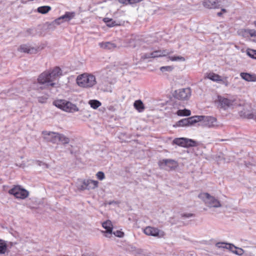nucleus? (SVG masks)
Here are the masks:
<instances>
[{
    "label": "nucleus",
    "mask_w": 256,
    "mask_h": 256,
    "mask_svg": "<svg viewBox=\"0 0 256 256\" xmlns=\"http://www.w3.org/2000/svg\"><path fill=\"white\" fill-rule=\"evenodd\" d=\"M62 75L61 69L59 67H55L49 71L41 74L38 80L40 84H46V86H54L56 85L54 81L58 80Z\"/></svg>",
    "instance_id": "1"
},
{
    "label": "nucleus",
    "mask_w": 256,
    "mask_h": 256,
    "mask_svg": "<svg viewBox=\"0 0 256 256\" xmlns=\"http://www.w3.org/2000/svg\"><path fill=\"white\" fill-rule=\"evenodd\" d=\"M238 115L242 118L256 119V111L246 100H240L236 107Z\"/></svg>",
    "instance_id": "2"
},
{
    "label": "nucleus",
    "mask_w": 256,
    "mask_h": 256,
    "mask_svg": "<svg viewBox=\"0 0 256 256\" xmlns=\"http://www.w3.org/2000/svg\"><path fill=\"white\" fill-rule=\"evenodd\" d=\"M76 81L79 86L86 88H92L96 84L95 76L88 73H84L78 76Z\"/></svg>",
    "instance_id": "3"
},
{
    "label": "nucleus",
    "mask_w": 256,
    "mask_h": 256,
    "mask_svg": "<svg viewBox=\"0 0 256 256\" xmlns=\"http://www.w3.org/2000/svg\"><path fill=\"white\" fill-rule=\"evenodd\" d=\"M240 99L234 97L230 98H226L222 96H218V108L224 110H227L228 108H236L240 102Z\"/></svg>",
    "instance_id": "4"
},
{
    "label": "nucleus",
    "mask_w": 256,
    "mask_h": 256,
    "mask_svg": "<svg viewBox=\"0 0 256 256\" xmlns=\"http://www.w3.org/2000/svg\"><path fill=\"white\" fill-rule=\"evenodd\" d=\"M198 198L202 200L206 205L209 208H220L222 206L220 202L213 196L206 192L201 193Z\"/></svg>",
    "instance_id": "5"
},
{
    "label": "nucleus",
    "mask_w": 256,
    "mask_h": 256,
    "mask_svg": "<svg viewBox=\"0 0 256 256\" xmlns=\"http://www.w3.org/2000/svg\"><path fill=\"white\" fill-rule=\"evenodd\" d=\"M54 104L64 111L74 112L79 110L76 105L65 100H60L54 102Z\"/></svg>",
    "instance_id": "6"
},
{
    "label": "nucleus",
    "mask_w": 256,
    "mask_h": 256,
    "mask_svg": "<svg viewBox=\"0 0 256 256\" xmlns=\"http://www.w3.org/2000/svg\"><path fill=\"white\" fill-rule=\"evenodd\" d=\"M198 117H202V118L198 122H201V125L204 126L208 127L209 128H218L222 126V124L218 122L216 118L213 116H198Z\"/></svg>",
    "instance_id": "7"
},
{
    "label": "nucleus",
    "mask_w": 256,
    "mask_h": 256,
    "mask_svg": "<svg viewBox=\"0 0 256 256\" xmlns=\"http://www.w3.org/2000/svg\"><path fill=\"white\" fill-rule=\"evenodd\" d=\"M98 182L97 180L90 179L78 180L77 182V187L82 190H94L98 186Z\"/></svg>",
    "instance_id": "8"
},
{
    "label": "nucleus",
    "mask_w": 256,
    "mask_h": 256,
    "mask_svg": "<svg viewBox=\"0 0 256 256\" xmlns=\"http://www.w3.org/2000/svg\"><path fill=\"white\" fill-rule=\"evenodd\" d=\"M144 232L147 236H152L161 238L164 236V232L158 230V228L148 226L143 230Z\"/></svg>",
    "instance_id": "9"
},
{
    "label": "nucleus",
    "mask_w": 256,
    "mask_h": 256,
    "mask_svg": "<svg viewBox=\"0 0 256 256\" xmlns=\"http://www.w3.org/2000/svg\"><path fill=\"white\" fill-rule=\"evenodd\" d=\"M158 165L161 168L166 170H174L178 166L176 161L170 159H166L160 161Z\"/></svg>",
    "instance_id": "10"
},
{
    "label": "nucleus",
    "mask_w": 256,
    "mask_h": 256,
    "mask_svg": "<svg viewBox=\"0 0 256 256\" xmlns=\"http://www.w3.org/2000/svg\"><path fill=\"white\" fill-rule=\"evenodd\" d=\"M202 117H198L197 116H191L186 118H183L179 120L176 124V126H190L195 123L198 122Z\"/></svg>",
    "instance_id": "11"
},
{
    "label": "nucleus",
    "mask_w": 256,
    "mask_h": 256,
    "mask_svg": "<svg viewBox=\"0 0 256 256\" xmlns=\"http://www.w3.org/2000/svg\"><path fill=\"white\" fill-rule=\"evenodd\" d=\"M9 193L14 195L17 198L24 199L28 196V192L26 190L16 186L9 190Z\"/></svg>",
    "instance_id": "12"
},
{
    "label": "nucleus",
    "mask_w": 256,
    "mask_h": 256,
    "mask_svg": "<svg viewBox=\"0 0 256 256\" xmlns=\"http://www.w3.org/2000/svg\"><path fill=\"white\" fill-rule=\"evenodd\" d=\"M192 91L190 88L179 89L176 91V96L180 100H187L191 96Z\"/></svg>",
    "instance_id": "13"
},
{
    "label": "nucleus",
    "mask_w": 256,
    "mask_h": 256,
    "mask_svg": "<svg viewBox=\"0 0 256 256\" xmlns=\"http://www.w3.org/2000/svg\"><path fill=\"white\" fill-rule=\"evenodd\" d=\"M173 143L182 147L192 146L196 144L194 140L184 138H176L174 140Z\"/></svg>",
    "instance_id": "14"
},
{
    "label": "nucleus",
    "mask_w": 256,
    "mask_h": 256,
    "mask_svg": "<svg viewBox=\"0 0 256 256\" xmlns=\"http://www.w3.org/2000/svg\"><path fill=\"white\" fill-rule=\"evenodd\" d=\"M172 53L168 50H158L154 51L150 54H146L142 56L144 59L149 58H156L161 56H164Z\"/></svg>",
    "instance_id": "15"
},
{
    "label": "nucleus",
    "mask_w": 256,
    "mask_h": 256,
    "mask_svg": "<svg viewBox=\"0 0 256 256\" xmlns=\"http://www.w3.org/2000/svg\"><path fill=\"white\" fill-rule=\"evenodd\" d=\"M44 138L47 141L52 143L58 142V133L48 131H44L42 132Z\"/></svg>",
    "instance_id": "16"
},
{
    "label": "nucleus",
    "mask_w": 256,
    "mask_h": 256,
    "mask_svg": "<svg viewBox=\"0 0 256 256\" xmlns=\"http://www.w3.org/2000/svg\"><path fill=\"white\" fill-rule=\"evenodd\" d=\"M18 50L20 52H25L30 54H36L37 52V50L35 48L26 44L20 45Z\"/></svg>",
    "instance_id": "17"
},
{
    "label": "nucleus",
    "mask_w": 256,
    "mask_h": 256,
    "mask_svg": "<svg viewBox=\"0 0 256 256\" xmlns=\"http://www.w3.org/2000/svg\"><path fill=\"white\" fill-rule=\"evenodd\" d=\"M220 2L219 0H204L202 4L207 8H218L220 6Z\"/></svg>",
    "instance_id": "18"
},
{
    "label": "nucleus",
    "mask_w": 256,
    "mask_h": 256,
    "mask_svg": "<svg viewBox=\"0 0 256 256\" xmlns=\"http://www.w3.org/2000/svg\"><path fill=\"white\" fill-rule=\"evenodd\" d=\"M102 227L106 230L105 232L102 231V232H104L106 234L105 236L110 238V236L112 234V224L111 221L108 220L102 224Z\"/></svg>",
    "instance_id": "19"
},
{
    "label": "nucleus",
    "mask_w": 256,
    "mask_h": 256,
    "mask_svg": "<svg viewBox=\"0 0 256 256\" xmlns=\"http://www.w3.org/2000/svg\"><path fill=\"white\" fill-rule=\"evenodd\" d=\"M98 46L100 48L108 50H113L116 48V45L110 42H100Z\"/></svg>",
    "instance_id": "20"
},
{
    "label": "nucleus",
    "mask_w": 256,
    "mask_h": 256,
    "mask_svg": "<svg viewBox=\"0 0 256 256\" xmlns=\"http://www.w3.org/2000/svg\"><path fill=\"white\" fill-rule=\"evenodd\" d=\"M240 77L246 82H256V74L247 72H241Z\"/></svg>",
    "instance_id": "21"
},
{
    "label": "nucleus",
    "mask_w": 256,
    "mask_h": 256,
    "mask_svg": "<svg viewBox=\"0 0 256 256\" xmlns=\"http://www.w3.org/2000/svg\"><path fill=\"white\" fill-rule=\"evenodd\" d=\"M204 78H207L216 82H219L222 81V78L221 76L212 72L206 73V74Z\"/></svg>",
    "instance_id": "22"
},
{
    "label": "nucleus",
    "mask_w": 256,
    "mask_h": 256,
    "mask_svg": "<svg viewBox=\"0 0 256 256\" xmlns=\"http://www.w3.org/2000/svg\"><path fill=\"white\" fill-rule=\"evenodd\" d=\"M228 249L230 250L232 253L238 256H242L244 253V250L242 248H237L232 244H230L228 245Z\"/></svg>",
    "instance_id": "23"
},
{
    "label": "nucleus",
    "mask_w": 256,
    "mask_h": 256,
    "mask_svg": "<svg viewBox=\"0 0 256 256\" xmlns=\"http://www.w3.org/2000/svg\"><path fill=\"white\" fill-rule=\"evenodd\" d=\"M76 16V13L74 12H66L62 16V20L64 22H68L74 18Z\"/></svg>",
    "instance_id": "24"
},
{
    "label": "nucleus",
    "mask_w": 256,
    "mask_h": 256,
    "mask_svg": "<svg viewBox=\"0 0 256 256\" xmlns=\"http://www.w3.org/2000/svg\"><path fill=\"white\" fill-rule=\"evenodd\" d=\"M7 242L0 239V254H4L7 251Z\"/></svg>",
    "instance_id": "25"
},
{
    "label": "nucleus",
    "mask_w": 256,
    "mask_h": 256,
    "mask_svg": "<svg viewBox=\"0 0 256 256\" xmlns=\"http://www.w3.org/2000/svg\"><path fill=\"white\" fill-rule=\"evenodd\" d=\"M134 106L139 112H142L144 109V105L140 100H137L135 101Z\"/></svg>",
    "instance_id": "26"
},
{
    "label": "nucleus",
    "mask_w": 256,
    "mask_h": 256,
    "mask_svg": "<svg viewBox=\"0 0 256 256\" xmlns=\"http://www.w3.org/2000/svg\"><path fill=\"white\" fill-rule=\"evenodd\" d=\"M70 138L63 134H58V142H60L63 144H68L70 142Z\"/></svg>",
    "instance_id": "27"
},
{
    "label": "nucleus",
    "mask_w": 256,
    "mask_h": 256,
    "mask_svg": "<svg viewBox=\"0 0 256 256\" xmlns=\"http://www.w3.org/2000/svg\"><path fill=\"white\" fill-rule=\"evenodd\" d=\"M176 114L179 116H189L190 115L191 112L188 110L184 109L178 110Z\"/></svg>",
    "instance_id": "28"
},
{
    "label": "nucleus",
    "mask_w": 256,
    "mask_h": 256,
    "mask_svg": "<svg viewBox=\"0 0 256 256\" xmlns=\"http://www.w3.org/2000/svg\"><path fill=\"white\" fill-rule=\"evenodd\" d=\"M51 10L50 6H42L38 8V12L40 13L45 14Z\"/></svg>",
    "instance_id": "29"
},
{
    "label": "nucleus",
    "mask_w": 256,
    "mask_h": 256,
    "mask_svg": "<svg viewBox=\"0 0 256 256\" xmlns=\"http://www.w3.org/2000/svg\"><path fill=\"white\" fill-rule=\"evenodd\" d=\"M88 104L94 109H96L101 106V102L98 100H90Z\"/></svg>",
    "instance_id": "30"
},
{
    "label": "nucleus",
    "mask_w": 256,
    "mask_h": 256,
    "mask_svg": "<svg viewBox=\"0 0 256 256\" xmlns=\"http://www.w3.org/2000/svg\"><path fill=\"white\" fill-rule=\"evenodd\" d=\"M246 54L251 58L256 59V50L248 48Z\"/></svg>",
    "instance_id": "31"
},
{
    "label": "nucleus",
    "mask_w": 256,
    "mask_h": 256,
    "mask_svg": "<svg viewBox=\"0 0 256 256\" xmlns=\"http://www.w3.org/2000/svg\"><path fill=\"white\" fill-rule=\"evenodd\" d=\"M229 244H230L224 242H218L216 244V246L218 248H226L228 249Z\"/></svg>",
    "instance_id": "32"
},
{
    "label": "nucleus",
    "mask_w": 256,
    "mask_h": 256,
    "mask_svg": "<svg viewBox=\"0 0 256 256\" xmlns=\"http://www.w3.org/2000/svg\"><path fill=\"white\" fill-rule=\"evenodd\" d=\"M170 60L172 61H178V60H181V61H184L185 59L184 57L180 56H172L170 57Z\"/></svg>",
    "instance_id": "33"
},
{
    "label": "nucleus",
    "mask_w": 256,
    "mask_h": 256,
    "mask_svg": "<svg viewBox=\"0 0 256 256\" xmlns=\"http://www.w3.org/2000/svg\"><path fill=\"white\" fill-rule=\"evenodd\" d=\"M173 70V68L171 66H162L160 68V70L162 72H166V71H168V72H170L172 71V70Z\"/></svg>",
    "instance_id": "34"
},
{
    "label": "nucleus",
    "mask_w": 256,
    "mask_h": 256,
    "mask_svg": "<svg viewBox=\"0 0 256 256\" xmlns=\"http://www.w3.org/2000/svg\"><path fill=\"white\" fill-rule=\"evenodd\" d=\"M64 22V20H62V16H60V17L56 19L54 22H53V24H58V25H59L62 23H63Z\"/></svg>",
    "instance_id": "35"
},
{
    "label": "nucleus",
    "mask_w": 256,
    "mask_h": 256,
    "mask_svg": "<svg viewBox=\"0 0 256 256\" xmlns=\"http://www.w3.org/2000/svg\"><path fill=\"white\" fill-rule=\"evenodd\" d=\"M119 25L114 20H110V22H108V23L106 24V26L108 27H113Z\"/></svg>",
    "instance_id": "36"
},
{
    "label": "nucleus",
    "mask_w": 256,
    "mask_h": 256,
    "mask_svg": "<svg viewBox=\"0 0 256 256\" xmlns=\"http://www.w3.org/2000/svg\"><path fill=\"white\" fill-rule=\"evenodd\" d=\"M246 32L250 35L251 37L255 38L256 37V32L253 30H248L246 31Z\"/></svg>",
    "instance_id": "37"
},
{
    "label": "nucleus",
    "mask_w": 256,
    "mask_h": 256,
    "mask_svg": "<svg viewBox=\"0 0 256 256\" xmlns=\"http://www.w3.org/2000/svg\"><path fill=\"white\" fill-rule=\"evenodd\" d=\"M96 177L98 179L100 180H102L104 178V174L103 172H98L96 174Z\"/></svg>",
    "instance_id": "38"
},
{
    "label": "nucleus",
    "mask_w": 256,
    "mask_h": 256,
    "mask_svg": "<svg viewBox=\"0 0 256 256\" xmlns=\"http://www.w3.org/2000/svg\"><path fill=\"white\" fill-rule=\"evenodd\" d=\"M114 234L116 236H118L119 238H122L124 236V233L120 230H116V232H114Z\"/></svg>",
    "instance_id": "39"
},
{
    "label": "nucleus",
    "mask_w": 256,
    "mask_h": 256,
    "mask_svg": "<svg viewBox=\"0 0 256 256\" xmlns=\"http://www.w3.org/2000/svg\"><path fill=\"white\" fill-rule=\"evenodd\" d=\"M118 2L122 4H129V0H118Z\"/></svg>",
    "instance_id": "40"
},
{
    "label": "nucleus",
    "mask_w": 256,
    "mask_h": 256,
    "mask_svg": "<svg viewBox=\"0 0 256 256\" xmlns=\"http://www.w3.org/2000/svg\"><path fill=\"white\" fill-rule=\"evenodd\" d=\"M192 216H193V214H182V217L187 218L192 217Z\"/></svg>",
    "instance_id": "41"
},
{
    "label": "nucleus",
    "mask_w": 256,
    "mask_h": 256,
    "mask_svg": "<svg viewBox=\"0 0 256 256\" xmlns=\"http://www.w3.org/2000/svg\"><path fill=\"white\" fill-rule=\"evenodd\" d=\"M111 20L112 19L110 18H104L103 20L106 24L107 23H108V22H110V20Z\"/></svg>",
    "instance_id": "42"
},
{
    "label": "nucleus",
    "mask_w": 256,
    "mask_h": 256,
    "mask_svg": "<svg viewBox=\"0 0 256 256\" xmlns=\"http://www.w3.org/2000/svg\"><path fill=\"white\" fill-rule=\"evenodd\" d=\"M132 42H134V40H132V42H130V45H129V46L134 48H135V47H136V44H132Z\"/></svg>",
    "instance_id": "43"
},
{
    "label": "nucleus",
    "mask_w": 256,
    "mask_h": 256,
    "mask_svg": "<svg viewBox=\"0 0 256 256\" xmlns=\"http://www.w3.org/2000/svg\"><path fill=\"white\" fill-rule=\"evenodd\" d=\"M222 84H224L226 86H228V81H222Z\"/></svg>",
    "instance_id": "44"
},
{
    "label": "nucleus",
    "mask_w": 256,
    "mask_h": 256,
    "mask_svg": "<svg viewBox=\"0 0 256 256\" xmlns=\"http://www.w3.org/2000/svg\"><path fill=\"white\" fill-rule=\"evenodd\" d=\"M226 10L225 8H222L220 12H222V13H226Z\"/></svg>",
    "instance_id": "45"
},
{
    "label": "nucleus",
    "mask_w": 256,
    "mask_h": 256,
    "mask_svg": "<svg viewBox=\"0 0 256 256\" xmlns=\"http://www.w3.org/2000/svg\"><path fill=\"white\" fill-rule=\"evenodd\" d=\"M222 12H218V14H217V15H218V16H222Z\"/></svg>",
    "instance_id": "46"
},
{
    "label": "nucleus",
    "mask_w": 256,
    "mask_h": 256,
    "mask_svg": "<svg viewBox=\"0 0 256 256\" xmlns=\"http://www.w3.org/2000/svg\"><path fill=\"white\" fill-rule=\"evenodd\" d=\"M38 101L40 102H44V101L41 100V98H38Z\"/></svg>",
    "instance_id": "47"
},
{
    "label": "nucleus",
    "mask_w": 256,
    "mask_h": 256,
    "mask_svg": "<svg viewBox=\"0 0 256 256\" xmlns=\"http://www.w3.org/2000/svg\"><path fill=\"white\" fill-rule=\"evenodd\" d=\"M254 25L256 26V21H255V22H254Z\"/></svg>",
    "instance_id": "48"
},
{
    "label": "nucleus",
    "mask_w": 256,
    "mask_h": 256,
    "mask_svg": "<svg viewBox=\"0 0 256 256\" xmlns=\"http://www.w3.org/2000/svg\"><path fill=\"white\" fill-rule=\"evenodd\" d=\"M100 85H103V84H103L102 82V83H100Z\"/></svg>",
    "instance_id": "49"
}]
</instances>
